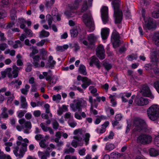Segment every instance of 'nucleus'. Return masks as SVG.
<instances>
[{
    "instance_id": "obj_1",
    "label": "nucleus",
    "mask_w": 159,
    "mask_h": 159,
    "mask_svg": "<svg viewBox=\"0 0 159 159\" xmlns=\"http://www.w3.org/2000/svg\"><path fill=\"white\" fill-rule=\"evenodd\" d=\"M147 113L149 118L152 120H159V106L157 104L152 105L148 109Z\"/></svg>"
},
{
    "instance_id": "obj_2",
    "label": "nucleus",
    "mask_w": 159,
    "mask_h": 159,
    "mask_svg": "<svg viewBox=\"0 0 159 159\" xmlns=\"http://www.w3.org/2000/svg\"><path fill=\"white\" fill-rule=\"evenodd\" d=\"M87 105L86 102L82 99H76L74 100L73 102L70 104L71 110L73 111H82L83 108L85 107Z\"/></svg>"
},
{
    "instance_id": "obj_3",
    "label": "nucleus",
    "mask_w": 159,
    "mask_h": 159,
    "mask_svg": "<svg viewBox=\"0 0 159 159\" xmlns=\"http://www.w3.org/2000/svg\"><path fill=\"white\" fill-rule=\"evenodd\" d=\"M150 56L152 61V63L146 64L145 68L147 70L153 69L155 74L156 75H159V69L157 66L158 62L156 59L155 52H152Z\"/></svg>"
},
{
    "instance_id": "obj_4",
    "label": "nucleus",
    "mask_w": 159,
    "mask_h": 159,
    "mask_svg": "<svg viewBox=\"0 0 159 159\" xmlns=\"http://www.w3.org/2000/svg\"><path fill=\"white\" fill-rule=\"evenodd\" d=\"M58 12L56 9L52 11V16L50 14H48L46 16V19L48 21V23L49 26L51 27L52 30L55 32L57 31V27L55 25H52L51 26L52 23V20L56 18L57 20L59 21L61 19L60 16L57 14Z\"/></svg>"
},
{
    "instance_id": "obj_5",
    "label": "nucleus",
    "mask_w": 159,
    "mask_h": 159,
    "mask_svg": "<svg viewBox=\"0 0 159 159\" xmlns=\"http://www.w3.org/2000/svg\"><path fill=\"white\" fill-rule=\"evenodd\" d=\"M82 0H75L74 3L70 4L69 6V10L65 12V14L68 17H72L76 15L80 14L75 13V11L78 8L79 3Z\"/></svg>"
},
{
    "instance_id": "obj_6",
    "label": "nucleus",
    "mask_w": 159,
    "mask_h": 159,
    "mask_svg": "<svg viewBox=\"0 0 159 159\" xmlns=\"http://www.w3.org/2000/svg\"><path fill=\"white\" fill-rule=\"evenodd\" d=\"M83 20L85 25L90 28L89 31H92L94 29L93 18L90 12L84 14L83 16Z\"/></svg>"
},
{
    "instance_id": "obj_7",
    "label": "nucleus",
    "mask_w": 159,
    "mask_h": 159,
    "mask_svg": "<svg viewBox=\"0 0 159 159\" xmlns=\"http://www.w3.org/2000/svg\"><path fill=\"white\" fill-rule=\"evenodd\" d=\"M134 123L137 130H143L146 132L148 131L146 123L143 120L138 119L134 121Z\"/></svg>"
},
{
    "instance_id": "obj_8",
    "label": "nucleus",
    "mask_w": 159,
    "mask_h": 159,
    "mask_svg": "<svg viewBox=\"0 0 159 159\" xmlns=\"http://www.w3.org/2000/svg\"><path fill=\"white\" fill-rule=\"evenodd\" d=\"M137 142L138 143L147 144L151 143L152 138L151 136L147 134H141L137 138Z\"/></svg>"
},
{
    "instance_id": "obj_9",
    "label": "nucleus",
    "mask_w": 159,
    "mask_h": 159,
    "mask_svg": "<svg viewBox=\"0 0 159 159\" xmlns=\"http://www.w3.org/2000/svg\"><path fill=\"white\" fill-rule=\"evenodd\" d=\"M119 36L115 30H114L111 36V42L114 48L118 47L120 43Z\"/></svg>"
},
{
    "instance_id": "obj_10",
    "label": "nucleus",
    "mask_w": 159,
    "mask_h": 159,
    "mask_svg": "<svg viewBox=\"0 0 159 159\" xmlns=\"http://www.w3.org/2000/svg\"><path fill=\"white\" fill-rule=\"evenodd\" d=\"M77 79L78 80H81L83 82V83L81 85V87L84 89H86L92 84L91 80L85 77H82L81 75H79L77 76Z\"/></svg>"
},
{
    "instance_id": "obj_11",
    "label": "nucleus",
    "mask_w": 159,
    "mask_h": 159,
    "mask_svg": "<svg viewBox=\"0 0 159 159\" xmlns=\"http://www.w3.org/2000/svg\"><path fill=\"white\" fill-rule=\"evenodd\" d=\"M29 140L27 139H23L20 136V144H21V147H20V157H23L25 152L27 151V146Z\"/></svg>"
},
{
    "instance_id": "obj_12",
    "label": "nucleus",
    "mask_w": 159,
    "mask_h": 159,
    "mask_svg": "<svg viewBox=\"0 0 159 159\" xmlns=\"http://www.w3.org/2000/svg\"><path fill=\"white\" fill-rule=\"evenodd\" d=\"M101 18L104 24L107 22L108 20V8L107 7H103L101 10Z\"/></svg>"
},
{
    "instance_id": "obj_13",
    "label": "nucleus",
    "mask_w": 159,
    "mask_h": 159,
    "mask_svg": "<svg viewBox=\"0 0 159 159\" xmlns=\"http://www.w3.org/2000/svg\"><path fill=\"white\" fill-rule=\"evenodd\" d=\"M73 139L71 144L74 148H77L78 146H82L83 145V140H82L81 137L78 136H75L73 137Z\"/></svg>"
},
{
    "instance_id": "obj_14",
    "label": "nucleus",
    "mask_w": 159,
    "mask_h": 159,
    "mask_svg": "<svg viewBox=\"0 0 159 159\" xmlns=\"http://www.w3.org/2000/svg\"><path fill=\"white\" fill-rule=\"evenodd\" d=\"M149 103L148 99L143 97H137L136 98L134 104L139 106H143L147 105Z\"/></svg>"
},
{
    "instance_id": "obj_15",
    "label": "nucleus",
    "mask_w": 159,
    "mask_h": 159,
    "mask_svg": "<svg viewBox=\"0 0 159 159\" xmlns=\"http://www.w3.org/2000/svg\"><path fill=\"white\" fill-rule=\"evenodd\" d=\"M96 55L101 59H103L105 57V51L103 45H99L96 49Z\"/></svg>"
},
{
    "instance_id": "obj_16",
    "label": "nucleus",
    "mask_w": 159,
    "mask_h": 159,
    "mask_svg": "<svg viewBox=\"0 0 159 159\" xmlns=\"http://www.w3.org/2000/svg\"><path fill=\"white\" fill-rule=\"evenodd\" d=\"M141 92L143 95L144 96L151 99H153L154 98V96L152 94L149 88L146 85L143 86Z\"/></svg>"
},
{
    "instance_id": "obj_17",
    "label": "nucleus",
    "mask_w": 159,
    "mask_h": 159,
    "mask_svg": "<svg viewBox=\"0 0 159 159\" xmlns=\"http://www.w3.org/2000/svg\"><path fill=\"white\" fill-rule=\"evenodd\" d=\"M145 24L144 27H145L148 29H151L155 27V24L152 21V19L150 18L145 19Z\"/></svg>"
},
{
    "instance_id": "obj_18",
    "label": "nucleus",
    "mask_w": 159,
    "mask_h": 159,
    "mask_svg": "<svg viewBox=\"0 0 159 159\" xmlns=\"http://www.w3.org/2000/svg\"><path fill=\"white\" fill-rule=\"evenodd\" d=\"M39 57L38 55H36L33 57V61L32 64L35 68L39 67H44L45 65L44 62L41 61L40 64H39Z\"/></svg>"
},
{
    "instance_id": "obj_19",
    "label": "nucleus",
    "mask_w": 159,
    "mask_h": 159,
    "mask_svg": "<svg viewBox=\"0 0 159 159\" xmlns=\"http://www.w3.org/2000/svg\"><path fill=\"white\" fill-rule=\"evenodd\" d=\"M80 31V29L79 26H76L72 29L70 31L71 37L73 38L76 37Z\"/></svg>"
},
{
    "instance_id": "obj_20",
    "label": "nucleus",
    "mask_w": 159,
    "mask_h": 159,
    "mask_svg": "<svg viewBox=\"0 0 159 159\" xmlns=\"http://www.w3.org/2000/svg\"><path fill=\"white\" fill-rule=\"evenodd\" d=\"M93 0H88V2H84L82 7L81 9V12H84L89 7L92 6Z\"/></svg>"
},
{
    "instance_id": "obj_21",
    "label": "nucleus",
    "mask_w": 159,
    "mask_h": 159,
    "mask_svg": "<svg viewBox=\"0 0 159 159\" xmlns=\"http://www.w3.org/2000/svg\"><path fill=\"white\" fill-rule=\"evenodd\" d=\"M20 129L25 128L30 129L31 125L30 122L29 121H26L24 119H20Z\"/></svg>"
},
{
    "instance_id": "obj_22",
    "label": "nucleus",
    "mask_w": 159,
    "mask_h": 159,
    "mask_svg": "<svg viewBox=\"0 0 159 159\" xmlns=\"http://www.w3.org/2000/svg\"><path fill=\"white\" fill-rule=\"evenodd\" d=\"M110 30L107 28H102L101 30V35L103 39H107L109 34Z\"/></svg>"
},
{
    "instance_id": "obj_23",
    "label": "nucleus",
    "mask_w": 159,
    "mask_h": 159,
    "mask_svg": "<svg viewBox=\"0 0 159 159\" xmlns=\"http://www.w3.org/2000/svg\"><path fill=\"white\" fill-rule=\"evenodd\" d=\"M32 24L30 20H26L23 18H20V28L24 29L25 28V24H26L28 26H30Z\"/></svg>"
},
{
    "instance_id": "obj_24",
    "label": "nucleus",
    "mask_w": 159,
    "mask_h": 159,
    "mask_svg": "<svg viewBox=\"0 0 159 159\" xmlns=\"http://www.w3.org/2000/svg\"><path fill=\"white\" fill-rule=\"evenodd\" d=\"M149 152L151 156L155 157L159 155V151L155 148H151L149 149Z\"/></svg>"
},
{
    "instance_id": "obj_25",
    "label": "nucleus",
    "mask_w": 159,
    "mask_h": 159,
    "mask_svg": "<svg viewBox=\"0 0 159 159\" xmlns=\"http://www.w3.org/2000/svg\"><path fill=\"white\" fill-rule=\"evenodd\" d=\"M46 79L47 80L49 81V83L52 85L55 84L57 80V77L56 76H53L51 79V77L48 76H47Z\"/></svg>"
},
{
    "instance_id": "obj_26",
    "label": "nucleus",
    "mask_w": 159,
    "mask_h": 159,
    "mask_svg": "<svg viewBox=\"0 0 159 159\" xmlns=\"http://www.w3.org/2000/svg\"><path fill=\"white\" fill-rule=\"evenodd\" d=\"M13 70L12 71V78H16L17 77L19 73V68L16 65L13 66Z\"/></svg>"
},
{
    "instance_id": "obj_27",
    "label": "nucleus",
    "mask_w": 159,
    "mask_h": 159,
    "mask_svg": "<svg viewBox=\"0 0 159 159\" xmlns=\"http://www.w3.org/2000/svg\"><path fill=\"white\" fill-rule=\"evenodd\" d=\"M20 101L21 107L23 108L26 109L27 108V103L26 101L25 98L23 97H20Z\"/></svg>"
},
{
    "instance_id": "obj_28",
    "label": "nucleus",
    "mask_w": 159,
    "mask_h": 159,
    "mask_svg": "<svg viewBox=\"0 0 159 159\" xmlns=\"http://www.w3.org/2000/svg\"><path fill=\"white\" fill-rule=\"evenodd\" d=\"M98 37V36L95 35L93 34H91L88 35V38L89 41L91 43H92L96 40Z\"/></svg>"
},
{
    "instance_id": "obj_29",
    "label": "nucleus",
    "mask_w": 159,
    "mask_h": 159,
    "mask_svg": "<svg viewBox=\"0 0 159 159\" xmlns=\"http://www.w3.org/2000/svg\"><path fill=\"white\" fill-rule=\"evenodd\" d=\"M79 71V73L81 74L85 75L87 74L85 67L84 65H80Z\"/></svg>"
},
{
    "instance_id": "obj_30",
    "label": "nucleus",
    "mask_w": 159,
    "mask_h": 159,
    "mask_svg": "<svg viewBox=\"0 0 159 159\" xmlns=\"http://www.w3.org/2000/svg\"><path fill=\"white\" fill-rule=\"evenodd\" d=\"M52 99L53 101L57 103H58L61 99V96L59 94L54 95L52 96Z\"/></svg>"
},
{
    "instance_id": "obj_31",
    "label": "nucleus",
    "mask_w": 159,
    "mask_h": 159,
    "mask_svg": "<svg viewBox=\"0 0 159 159\" xmlns=\"http://www.w3.org/2000/svg\"><path fill=\"white\" fill-rule=\"evenodd\" d=\"M115 148L114 145L112 143H107L105 148L106 150L110 151Z\"/></svg>"
},
{
    "instance_id": "obj_32",
    "label": "nucleus",
    "mask_w": 159,
    "mask_h": 159,
    "mask_svg": "<svg viewBox=\"0 0 159 159\" xmlns=\"http://www.w3.org/2000/svg\"><path fill=\"white\" fill-rule=\"evenodd\" d=\"M153 40L156 45H159V32L155 34Z\"/></svg>"
},
{
    "instance_id": "obj_33",
    "label": "nucleus",
    "mask_w": 159,
    "mask_h": 159,
    "mask_svg": "<svg viewBox=\"0 0 159 159\" xmlns=\"http://www.w3.org/2000/svg\"><path fill=\"white\" fill-rule=\"evenodd\" d=\"M68 123L70 127L73 128L75 127L77 125V123L73 120V119L68 120Z\"/></svg>"
},
{
    "instance_id": "obj_34",
    "label": "nucleus",
    "mask_w": 159,
    "mask_h": 159,
    "mask_svg": "<svg viewBox=\"0 0 159 159\" xmlns=\"http://www.w3.org/2000/svg\"><path fill=\"white\" fill-rule=\"evenodd\" d=\"M30 88V86L29 85H25V88L22 89L21 90L22 93L25 95L27 94Z\"/></svg>"
},
{
    "instance_id": "obj_35",
    "label": "nucleus",
    "mask_w": 159,
    "mask_h": 159,
    "mask_svg": "<svg viewBox=\"0 0 159 159\" xmlns=\"http://www.w3.org/2000/svg\"><path fill=\"white\" fill-rule=\"evenodd\" d=\"M49 35V33L48 32L43 30L40 33L39 37L41 38L43 37H47Z\"/></svg>"
},
{
    "instance_id": "obj_36",
    "label": "nucleus",
    "mask_w": 159,
    "mask_h": 159,
    "mask_svg": "<svg viewBox=\"0 0 159 159\" xmlns=\"http://www.w3.org/2000/svg\"><path fill=\"white\" fill-rule=\"evenodd\" d=\"M38 155L41 159H47L46 155L47 154L46 152L39 151Z\"/></svg>"
},
{
    "instance_id": "obj_37",
    "label": "nucleus",
    "mask_w": 159,
    "mask_h": 159,
    "mask_svg": "<svg viewBox=\"0 0 159 159\" xmlns=\"http://www.w3.org/2000/svg\"><path fill=\"white\" fill-rule=\"evenodd\" d=\"M6 70L7 76L10 78H12V75L11 73V68L10 67L7 68L6 69Z\"/></svg>"
},
{
    "instance_id": "obj_38",
    "label": "nucleus",
    "mask_w": 159,
    "mask_h": 159,
    "mask_svg": "<svg viewBox=\"0 0 159 159\" xmlns=\"http://www.w3.org/2000/svg\"><path fill=\"white\" fill-rule=\"evenodd\" d=\"M83 133V131L81 129H79L74 130L73 134L78 136L82 135Z\"/></svg>"
},
{
    "instance_id": "obj_39",
    "label": "nucleus",
    "mask_w": 159,
    "mask_h": 159,
    "mask_svg": "<svg viewBox=\"0 0 159 159\" xmlns=\"http://www.w3.org/2000/svg\"><path fill=\"white\" fill-rule=\"evenodd\" d=\"M90 137V135L89 134L86 133L85 134L84 141L86 145H87L89 144V140Z\"/></svg>"
},
{
    "instance_id": "obj_40",
    "label": "nucleus",
    "mask_w": 159,
    "mask_h": 159,
    "mask_svg": "<svg viewBox=\"0 0 159 159\" xmlns=\"http://www.w3.org/2000/svg\"><path fill=\"white\" fill-rule=\"evenodd\" d=\"M23 29H24V32L28 36L31 37L33 35L32 32L31 30L27 28H24Z\"/></svg>"
},
{
    "instance_id": "obj_41",
    "label": "nucleus",
    "mask_w": 159,
    "mask_h": 159,
    "mask_svg": "<svg viewBox=\"0 0 159 159\" xmlns=\"http://www.w3.org/2000/svg\"><path fill=\"white\" fill-rule=\"evenodd\" d=\"M32 53L30 54V56L32 57L33 59V57H35L34 56V55L37 53L38 52V50L37 49L36 47H32Z\"/></svg>"
},
{
    "instance_id": "obj_42",
    "label": "nucleus",
    "mask_w": 159,
    "mask_h": 159,
    "mask_svg": "<svg viewBox=\"0 0 159 159\" xmlns=\"http://www.w3.org/2000/svg\"><path fill=\"white\" fill-rule=\"evenodd\" d=\"M75 152V149L70 147L69 148H66L64 150V152L66 154H69L70 153H73Z\"/></svg>"
},
{
    "instance_id": "obj_43",
    "label": "nucleus",
    "mask_w": 159,
    "mask_h": 159,
    "mask_svg": "<svg viewBox=\"0 0 159 159\" xmlns=\"http://www.w3.org/2000/svg\"><path fill=\"white\" fill-rule=\"evenodd\" d=\"M64 118L66 119H68L69 120L73 119V116L71 115V113L70 112L66 113L64 116Z\"/></svg>"
},
{
    "instance_id": "obj_44",
    "label": "nucleus",
    "mask_w": 159,
    "mask_h": 159,
    "mask_svg": "<svg viewBox=\"0 0 159 159\" xmlns=\"http://www.w3.org/2000/svg\"><path fill=\"white\" fill-rule=\"evenodd\" d=\"M111 157L113 158H116L120 156V154L117 152H113L110 154Z\"/></svg>"
},
{
    "instance_id": "obj_45",
    "label": "nucleus",
    "mask_w": 159,
    "mask_h": 159,
    "mask_svg": "<svg viewBox=\"0 0 159 159\" xmlns=\"http://www.w3.org/2000/svg\"><path fill=\"white\" fill-rule=\"evenodd\" d=\"M11 19L12 20H14L16 17V12L14 10H12L10 12Z\"/></svg>"
},
{
    "instance_id": "obj_46",
    "label": "nucleus",
    "mask_w": 159,
    "mask_h": 159,
    "mask_svg": "<svg viewBox=\"0 0 159 159\" xmlns=\"http://www.w3.org/2000/svg\"><path fill=\"white\" fill-rule=\"evenodd\" d=\"M89 101L90 103L91 104V107H97V105L95 104V102L96 101V99H94L93 101V99L92 97L91 96H90L89 97Z\"/></svg>"
},
{
    "instance_id": "obj_47",
    "label": "nucleus",
    "mask_w": 159,
    "mask_h": 159,
    "mask_svg": "<svg viewBox=\"0 0 159 159\" xmlns=\"http://www.w3.org/2000/svg\"><path fill=\"white\" fill-rule=\"evenodd\" d=\"M109 98L111 99V102L113 106H115L116 105V102L115 101V95H111L109 96Z\"/></svg>"
},
{
    "instance_id": "obj_48",
    "label": "nucleus",
    "mask_w": 159,
    "mask_h": 159,
    "mask_svg": "<svg viewBox=\"0 0 159 159\" xmlns=\"http://www.w3.org/2000/svg\"><path fill=\"white\" fill-rule=\"evenodd\" d=\"M98 60L94 56L92 57L91 58V60L89 62L90 65L91 66H92L93 64H95V63Z\"/></svg>"
},
{
    "instance_id": "obj_49",
    "label": "nucleus",
    "mask_w": 159,
    "mask_h": 159,
    "mask_svg": "<svg viewBox=\"0 0 159 159\" xmlns=\"http://www.w3.org/2000/svg\"><path fill=\"white\" fill-rule=\"evenodd\" d=\"M13 152L16 157H19L20 156V154L18 153L19 151V148L18 146L15 147L14 148Z\"/></svg>"
},
{
    "instance_id": "obj_50",
    "label": "nucleus",
    "mask_w": 159,
    "mask_h": 159,
    "mask_svg": "<svg viewBox=\"0 0 159 159\" xmlns=\"http://www.w3.org/2000/svg\"><path fill=\"white\" fill-rule=\"evenodd\" d=\"M7 16L6 11L0 9V19L3 18Z\"/></svg>"
},
{
    "instance_id": "obj_51",
    "label": "nucleus",
    "mask_w": 159,
    "mask_h": 159,
    "mask_svg": "<svg viewBox=\"0 0 159 159\" xmlns=\"http://www.w3.org/2000/svg\"><path fill=\"white\" fill-rule=\"evenodd\" d=\"M114 135V133L112 132H110L109 135L108 137H106L104 139V140L107 141L108 140V139H111L113 138V136Z\"/></svg>"
},
{
    "instance_id": "obj_52",
    "label": "nucleus",
    "mask_w": 159,
    "mask_h": 159,
    "mask_svg": "<svg viewBox=\"0 0 159 159\" xmlns=\"http://www.w3.org/2000/svg\"><path fill=\"white\" fill-rule=\"evenodd\" d=\"M7 47L8 45L6 43L0 44V50L2 51H4Z\"/></svg>"
},
{
    "instance_id": "obj_53",
    "label": "nucleus",
    "mask_w": 159,
    "mask_h": 159,
    "mask_svg": "<svg viewBox=\"0 0 159 159\" xmlns=\"http://www.w3.org/2000/svg\"><path fill=\"white\" fill-rule=\"evenodd\" d=\"M48 62L50 66L54 65L56 63L55 61L53 60V57L52 56L49 57Z\"/></svg>"
},
{
    "instance_id": "obj_54",
    "label": "nucleus",
    "mask_w": 159,
    "mask_h": 159,
    "mask_svg": "<svg viewBox=\"0 0 159 159\" xmlns=\"http://www.w3.org/2000/svg\"><path fill=\"white\" fill-rule=\"evenodd\" d=\"M152 16L154 18L159 17V10L154 11L152 13Z\"/></svg>"
},
{
    "instance_id": "obj_55",
    "label": "nucleus",
    "mask_w": 159,
    "mask_h": 159,
    "mask_svg": "<svg viewBox=\"0 0 159 159\" xmlns=\"http://www.w3.org/2000/svg\"><path fill=\"white\" fill-rule=\"evenodd\" d=\"M86 149L85 148H83L80 149L78 151V153L80 156H83L85 155Z\"/></svg>"
},
{
    "instance_id": "obj_56",
    "label": "nucleus",
    "mask_w": 159,
    "mask_h": 159,
    "mask_svg": "<svg viewBox=\"0 0 159 159\" xmlns=\"http://www.w3.org/2000/svg\"><path fill=\"white\" fill-rule=\"evenodd\" d=\"M40 127L43 131L45 132H47L48 131L49 127H47L43 123H41L40 124Z\"/></svg>"
},
{
    "instance_id": "obj_57",
    "label": "nucleus",
    "mask_w": 159,
    "mask_h": 159,
    "mask_svg": "<svg viewBox=\"0 0 159 159\" xmlns=\"http://www.w3.org/2000/svg\"><path fill=\"white\" fill-rule=\"evenodd\" d=\"M137 58V56L136 54H133L127 57L129 61H132L134 59H136Z\"/></svg>"
},
{
    "instance_id": "obj_58",
    "label": "nucleus",
    "mask_w": 159,
    "mask_h": 159,
    "mask_svg": "<svg viewBox=\"0 0 159 159\" xmlns=\"http://www.w3.org/2000/svg\"><path fill=\"white\" fill-rule=\"evenodd\" d=\"M106 130V129L105 128L102 127V126L101 129H97L96 130V131L98 133L102 134L104 133Z\"/></svg>"
},
{
    "instance_id": "obj_59",
    "label": "nucleus",
    "mask_w": 159,
    "mask_h": 159,
    "mask_svg": "<svg viewBox=\"0 0 159 159\" xmlns=\"http://www.w3.org/2000/svg\"><path fill=\"white\" fill-rule=\"evenodd\" d=\"M64 145L63 142L62 141L59 142L57 144V149L58 150L61 149L62 148V147Z\"/></svg>"
},
{
    "instance_id": "obj_60",
    "label": "nucleus",
    "mask_w": 159,
    "mask_h": 159,
    "mask_svg": "<svg viewBox=\"0 0 159 159\" xmlns=\"http://www.w3.org/2000/svg\"><path fill=\"white\" fill-rule=\"evenodd\" d=\"M80 42L81 43H82L84 45L88 47H89L90 45L92 44L90 42L89 43H88L87 41L85 40H84L82 41V40H80Z\"/></svg>"
},
{
    "instance_id": "obj_61",
    "label": "nucleus",
    "mask_w": 159,
    "mask_h": 159,
    "mask_svg": "<svg viewBox=\"0 0 159 159\" xmlns=\"http://www.w3.org/2000/svg\"><path fill=\"white\" fill-rule=\"evenodd\" d=\"M89 90L90 91L91 93L93 94L97 92V89L92 86H90L89 88Z\"/></svg>"
},
{
    "instance_id": "obj_62",
    "label": "nucleus",
    "mask_w": 159,
    "mask_h": 159,
    "mask_svg": "<svg viewBox=\"0 0 159 159\" xmlns=\"http://www.w3.org/2000/svg\"><path fill=\"white\" fill-rule=\"evenodd\" d=\"M154 86L157 91L159 93V82H155L154 84Z\"/></svg>"
},
{
    "instance_id": "obj_63",
    "label": "nucleus",
    "mask_w": 159,
    "mask_h": 159,
    "mask_svg": "<svg viewBox=\"0 0 159 159\" xmlns=\"http://www.w3.org/2000/svg\"><path fill=\"white\" fill-rule=\"evenodd\" d=\"M45 139H42L39 142V145L42 148H44L46 146Z\"/></svg>"
},
{
    "instance_id": "obj_64",
    "label": "nucleus",
    "mask_w": 159,
    "mask_h": 159,
    "mask_svg": "<svg viewBox=\"0 0 159 159\" xmlns=\"http://www.w3.org/2000/svg\"><path fill=\"white\" fill-rule=\"evenodd\" d=\"M155 143L157 146L159 147V135L156 137L155 139Z\"/></svg>"
}]
</instances>
